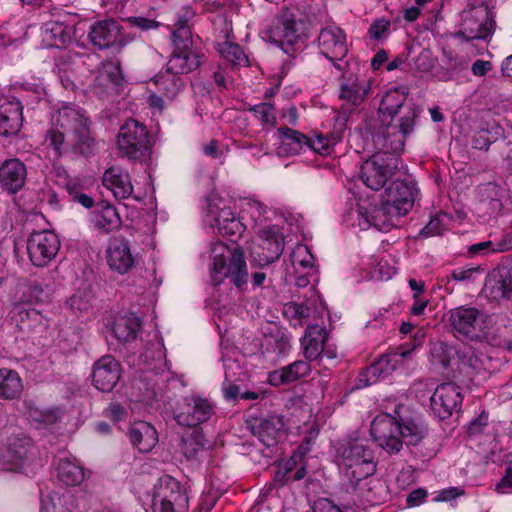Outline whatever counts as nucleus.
Returning a JSON list of instances; mask_svg holds the SVG:
<instances>
[{"instance_id":"nucleus-1","label":"nucleus","mask_w":512,"mask_h":512,"mask_svg":"<svg viewBox=\"0 0 512 512\" xmlns=\"http://www.w3.org/2000/svg\"><path fill=\"white\" fill-rule=\"evenodd\" d=\"M421 112V107L407 102L403 88L386 92L378 108L379 120L370 129L375 149L403 151L406 138L414 131Z\"/></svg>"},{"instance_id":"nucleus-2","label":"nucleus","mask_w":512,"mask_h":512,"mask_svg":"<svg viewBox=\"0 0 512 512\" xmlns=\"http://www.w3.org/2000/svg\"><path fill=\"white\" fill-rule=\"evenodd\" d=\"M90 125L91 121L84 109L76 104L65 103L52 114L45 142L57 157L69 149L75 154L89 157L96 149Z\"/></svg>"},{"instance_id":"nucleus-3","label":"nucleus","mask_w":512,"mask_h":512,"mask_svg":"<svg viewBox=\"0 0 512 512\" xmlns=\"http://www.w3.org/2000/svg\"><path fill=\"white\" fill-rule=\"evenodd\" d=\"M370 434L388 454H398L403 443L417 445L424 437V428L414 419L398 421L390 414H380L371 422Z\"/></svg>"},{"instance_id":"nucleus-4","label":"nucleus","mask_w":512,"mask_h":512,"mask_svg":"<svg viewBox=\"0 0 512 512\" xmlns=\"http://www.w3.org/2000/svg\"><path fill=\"white\" fill-rule=\"evenodd\" d=\"M210 257L213 261L210 276L214 285H220L224 279L228 278L233 286L244 290L249 274L242 250L239 248L231 250L217 240L210 244Z\"/></svg>"},{"instance_id":"nucleus-5","label":"nucleus","mask_w":512,"mask_h":512,"mask_svg":"<svg viewBox=\"0 0 512 512\" xmlns=\"http://www.w3.org/2000/svg\"><path fill=\"white\" fill-rule=\"evenodd\" d=\"M337 456L345 476L354 486L376 471L373 451L364 440L353 439L342 443L337 449Z\"/></svg>"},{"instance_id":"nucleus-6","label":"nucleus","mask_w":512,"mask_h":512,"mask_svg":"<svg viewBox=\"0 0 512 512\" xmlns=\"http://www.w3.org/2000/svg\"><path fill=\"white\" fill-rule=\"evenodd\" d=\"M378 151L363 162L359 171L360 180L371 190L378 191L385 186L396 173L399 164V154L389 148Z\"/></svg>"},{"instance_id":"nucleus-7","label":"nucleus","mask_w":512,"mask_h":512,"mask_svg":"<svg viewBox=\"0 0 512 512\" xmlns=\"http://www.w3.org/2000/svg\"><path fill=\"white\" fill-rule=\"evenodd\" d=\"M189 497L187 488L170 475L160 477L154 487V512H187Z\"/></svg>"},{"instance_id":"nucleus-8","label":"nucleus","mask_w":512,"mask_h":512,"mask_svg":"<svg viewBox=\"0 0 512 512\" xmlns=\"http://www.w3.org/2000/svg\"><path fill=\"white\" fill-rule=\"evenodd\" d=\"M173 44V51L167 62L170 71H175L179 74H188L205 61L206 56L203 51L194 46L193 39L189 38L186 30H180L177 38H171Z\"/></svg>"},{"instance_id":"nucleus-9","label":"nucleus","mask_w":512,"mask_h":512,"mask_svg":"<svg viewBox=\"0 0 512 512\" xmlns=\"http://www.w3.org/2000/svg\"><path fill=\"white\" fill-rule=\"evenodd\" d=\"M117 147L123 156L130 160H142L149 154V132L146 126L128 119L120 128Z\"/></svg>"},{"instance_id":"nucleus-10","label":"nucleus","mask_w":512,"mask_h":512,"mask_svg":"<svg viewBox=\"0 0 512 512\" xmlns=\"http://www.w3.org/2000/svg\"><path fill=\"white\" fill-rule=\"evenodd\" d=\"M250 256L259 266H267L280 258L284 250V238L277 225L259 228L257 239L250 245Z\"/></svg>"},{"instance_id":"nucleus-11","label":"nucleus","mask_w":512,"mask_h":512,"mask_svg":"<svg viewBox=\"0 0 512 512\" xmlns=\"http://www.w3.org/2000/svg\"><path fill=\"white\" fill-rule=\"evenodd\" d=\"M222 204L223 201L219 198L209 199L204 219L211 227L216 228L220 235L235 243L245 231V226L230 207Z\"/></svg>"},{"instance_id":"nucleus-12","label":"nucleus","mask_w":512,"mask_h":512,"mask_svg":"<svg viewBox=\"0 0 512 512\" xmlns=\"http://www.w3.org/2000/svg\"><path fill=\"white\" fill-rule=\"evenodd\" d=\"M317 43L320 54L323 55L334 68L343 71L344 67L341 62L349 51L345 31L335 23H328L320 29Z\"/></svg>"},{"instance_id":"nucleus-13","label":"nucleus","mask_w":512,"mask_h":512,"mask_svg":"<svg viewBox=\"0 0 512 512\" xmlns=\"http://www.w3.org/2000/svg\"><path fill=\"white\" fill-rule=\"evenodd\" d=\"M215 413L213 404L196 394L183 397L174 409V419L180 426L197 427Z\"/></svg>"},{"instance_id":"nucleus-14","label":"nucleus","mask_w":512,"mask_h":512,"mask_svg":"<svg viewBox=\"0 0 512 512\" xmlns=\"http://www.w3.org/2000/svg\"><path fill=\"white\" fill-rule=\"evenodd\" d=\"M5 458L12 465V469L23 473L33 472V469L42 465L39 451L30 437L12 436L8 439Z\"/></svg>"},{"instance_id":"nucleus-15","label":"nucleus","mask_w":512,"mask_h":512,"mask_svg":"<svg viewBox=\"0 0 512 512\" xmlns=\"http://www.w3.org/2000/svg\"><path fill=\"white\" fill-rule=\"evenodd\" d=\"M412 351V349H397L393 352L381 355L375 363L359 374L357 387H367L376 383L380 379H385L393 371L403 365L404 359L408 358Z\"/></svg>"},{"instance_id":"nucleus-16","label":"nucleus","mask_w":512,"mask_h":512,"mask_svg":"<svg viewBox=\"0 0 512 512\" xmlns=\"http://www.w3.org/2000/svg\"><path fill=\"white\" fill-rule=\"evenodd\" d=\"M60 239L53 231L43 230L32 233L27 241V252L36 267L48 265L58 254Z\"/></svg>"},{"instance_id":"nucleus-17","label":"nucleus","mask_w":512,"mask_h":512,"mask_svg":"<svg viewBox=\"0 0 512 512\" xmlns=\"http://www.w3.org/2000/svg\"><path fill=\"white\" fill-rule=\"evenodd\" d=\"M418 190L413 181L395 180L385 188L381 198L393 213L405 216L413 207Z\"/></svg>"},{"instance_id":"nucleus-18","label":"nucleus","mask_w":512,"mask_h":512,"mask_svg":"<svg viewBox=\"0 0 512 512\" xmlns=\"http://www.w3.org/2000/svg\"><path fill=\"white\" fill-rule=\"evenodd\" d=\"M266 39L289 57H296L302 50L296 22L291 19L276 21L267 31Z\"/></svg>"},{"instance_id":"nucleus-19","label":"nucleus","mask_w":512,"mask_h":512,"mask_svg":"<svg viewBox=\"0 0 512 512\" xmlns=\"http://www.w3.org/2000/svg\"><path fill=\"white\" fill-rule=\"evenodd\" d=\"M88 37L100 50L110 47L123 48L128 43L122 26L114 19L99 20L92 24Z\"/></svg>"},{"instance_id":"nucleus-20","label":"nucleus","mask_w":512,"mask_h":512,"mask_svg":"<svg viewBox=\"0 0 512 512\" xmlns=\"http://www.w3.org/2000/svg\"><path fill=\"white\" fill-rule=\"evenodd\" d=\"M390 208L382 198L380 206H359L356 211L358 225L362 230L374 227L380 231H389L395 225V221L400 218Z\"/></svg>"},{"instance_id":"nucleus-21","label":"nucleus","mask_w":512,"mask_h":512,"mask_svg":"<svg viewBox=\"0 0 512 512\" xmlns=\"http://www.w3.org/2000/svg\"><path fill=\"white\" fill-rule=\"evenodd\" d=\"M122 82L120 64L111 60L103 61L97 68L93 90L100 97L118 94Z\"/></svg>"},{"instance_id":"nucleus-22","label":"nucleus","mask_w":512,"mask_h":512,"mask_svg":"<svg viewBox=\"0 0 512 512\" xmlns=\"http://www.w3.org/2000/svg\"><path fill=\"white\" fill-rule=\"evenodd\" d=\"M23 105L14 97H0V135L16 136L23 126Z\"/></svg>"},{"instance_id":"nucleus-23","label":"nucleus","mask_w":512,"mask_h":512,"mask_svg":"<svg viewBox=\"0 0 512 512\" xmlns=\"http://www.w3.org/2000/svg\"><path fill=\"white\" fill-rule=\"evenodd\" d=\"M371 92L370 80L358 76H343L339 86V98L343 106L353 110L362 105Z\"/></svg>"},{"instance_id":"nucleus-24","label":"nucleus","mask_w":512,"mask_h":512,"mask_svg":"<svg viewBox=\"0 0 512 512\" xmlns=\"http://www.w3.org/2000/svg\"><path fill=\"white\" fill-rule=\"evenodd\" d=\"M121 367L111 355H105L94 363L92 382L102 392H110L120 379Z\"/></svg>"},{"instance_id":"nucleus-25","label":"nucleus","mask_w":512,"mask_h":512,"mask_svg":"<svg viewBox=\"0 0 512 512\" xmlns=\"http://www.w3.org/2000/svg\"><path fill=\"white\" fill-rule=\"evenodd\" d=\"M495 29V21L492 13L485 12L483 18L472 13H466L461 22V28L454 34L456 38H462L466 41L475 39H485L490 36Z\"/></svg>"},{"instance_id":"nucleus-26","label":"nucleus","mask_w":512,"mask_h":512,"mask_svg":"<svg viewBox=\"0 0 512 512\" xmlns=\"http://www.w3.org/2000/svg\"><path fill=\"white\" fill-rule=\"evenodd\" d=\"M27 169L18 158L5 160L0 166V186L9 193H17L26 182Z\"/></svg>"},{"instance_id":"nucleus-27","label":"nucleus","mask_w":512,"mask_h":512,"mask_svg":"<svg viewBox=\"0 0 512 512\" xmlns=\"http://www.w3.org/2000/svg\"><path fill=\"white\" fill-rule=\"evenodd\" d=\"M135 261L127 240L115 238L109 243L107 263L113 271L119 274L128 273L134 267Z\"/></svg>"},{"instance_id":"nucleus-28","label":"nucleus","mask_w":512,"mask_h":512,"mask_svg":"<svg viewBox=\"0 0 512 512\" xmlns=\"http://www.w3.org/2000/svg\"><path fill=\"white\" fill-rule=\"evenodd\" d=\"M103 185L118 200L127 199L133 193L130 174L120 166H111L104 172Z\"/></svg>"},{"instance_id":"nucleus-29","label":"nucleus","mask_w":512,"mask_h":512,"mask_svg":"<svg viewBox=\"0 0 512 512\" xmlns=\"http://www.w3.org/2000/svg\"><path fill=\"white\" fill-rule=\"evenodd\" d=\"M281 416L272 415L252 425V434L267 448L274 447L283 433Z\"/></svg>"},{"instance_id":"nucleus-30","label":"nucleus","mask_w":512,"mask_h":512,"mask_svg":"<svg viewBox=\"0 0 512 512\" xmlns=\"http://www.w3.org/2000/svg\"><path fill=\"white\" fill-rule=\"evenodd\" d=\"M91 223L96 230L102 233H110L121 227L122 220L112 204L100 201L92 212Z\"/></svg>"},{"instance_id":"nucleus-31","label":"nucleus","mask_w":512,"mask_h":512,"mask_svg":"<svg viewBox=\"0 0 512 512\" xmlns=\"http://www.w3.org/2000/svg\"><path fill=\"white\" fill-rule=\"evenodd\" d=\"M132 444L141 453L150 452L158 443L156 429L146 421L134 422L129 430Z\"/></svg>"},{"instance_id":"nucleus-32","label":"nucleus","mask_w":512,"mask_h":512,"mask_svg":"<svg viewBox=\"0 0 512 512\" xmlns=\"http://www.w3.org/2000/svg\"><path fill=\"white\" fill-rule=\"evenodd\" d=\"M503 189L496 183L488 182L478 186L477 195L483 210L489 216H498L503 209Z\"/></svg>"},{"instance_id":"nucleus-33","label":"nucleus","mask_w":512,"mask_h":512,"mask_svg":"<svg viewBox=\"0 0 512 512\" xmlns=\"http://www.w3.org/2000/svg\"><path fill=\"white\" fill-rule=\"evenodd\" d=\"M486 289L495 300L512 298V265L502 266L494 272L486 283Z\"/></svg>"},{"instance_id":"nucleus-34","label":"nucleus","mask_w":512,"mask_h":512,"mask_svg":"<svg viewBox=\"0 0 512 512\" xmlns=\"http://www.w3.org/2000/svg\"><path fill=\"white\" fill-rule=\"evenodd\" d=\"M11 319L21 331H30L42 325L43 316L31 304L19 301L11 310Z\"/></svg>"},{"instance_id":"nucleus-35","label":"nucleus","mask_w":512,"mask_h":512,"mask_svg":"<svg viewBox=\"0 0 512 512\" xmlns=\"http://www.w3.org/2000/svg\"><path fill=\"white\" fill-rule=\"evenodd\" d=\"M327 340V334L324 328L314 325L309 326L301 339V347L306 360H317L322 352L323 345Z\"/></svg>"},{"instance_id":"nucleus-36","label":"nucleus","mask_w":512,"mask_h":512,"mask_svg":"<svg viewBox=\"0 0 512 512\" xmlns=\"http://www.w3.org/2000/svg\"><path fill=\"white\" fill-rule=\"evenodd\" d=\"M277 132L279 154L297 155L307 148L308 137L303 133L289 127H280Z\"/></svg>"},{"instance_id":"nucleus-37","label":"nucleus","mask_w":512,"mask_h":512,"mask_svg":"<svg viewBox=\"0 0 512 512\" xmlns=\"http://www.w3.org/2000/svg\"><path fill=\"white\" fill-rule=\"evenodd\" d=\"M479 311L471 307H459L450 313V324L454 330L467 337L475 335Z\"/></svg>"},{"instance_id":"nucleus-38","label":"nucleus","mask_w":512,"mask_h":512,"mask_svg":"<svg viewBox=\"0 0 512 512\" xmlns=\"http://www.w3.org/2000/svg\"><path fill=\"white\" fill-rule=\"evenodd\" d=\"M308 360H296L295 362L269 373V382L273 386H279L294 382L309 374L311 367Z\"/></svg>"},{"instance_id":"nucleus-39","label":"nucleus","mask_w":512,"mask_h":512,"mask_svg":"<svg viewBox=\"0 0 512 512\" xmlns=\"http://www.w3.org/2000/svg\"><path fill=\"white\" fill-rule=\"evenodd\" d=\"M41 512H78L70 491H52L41 500Z\"/></svg>"},{"instance_id":"nucleus-40","label":"nucleus","mask_w":512,"mask_h":512,"mask_svg":"<svg viewBox=\"0 0 512 512\" xmlns=\"http://www.w3.org/2000/svg\"><path fill=\"white\" fill-rule=\"evenodd\" d=\"M73 36V28L61 22H49L43 28V40L50 47H65L72 42Z\"/></svg>"},{"instance_id":"nucleus-41","label":"nucleus","mask_w":512,"mask_h":512,"mask_svg":"<svg viewBox=\"0 0 512 512\" xmlns=\"http://www.w3.org/2000/svg\"><path fill=\"white\" fill-rule=\"evenodd\" d=\"M181 74L170 71L166 65L165 71H161L154 78V84L157 90L168 99H174L184 86V82L180 77Z\"/></svg>"},{"instance_id":"nucleus-42","label":"nucleus","mask_w":512,"mask_h":512,"mask_svg":"<svg viewBox=\"0 0 512 512\" xmlns=\"http://www.w3.org/2000/svg\"><path fill=\"white\" fill-rule=\"evenodd\" d=\"M180 451L188 460H198L206 447L201 429L185 433L180 442Z\"/></svg>"},{"instance_id":"nucleus-43","label":"nucleus","mask_w":512,"mask_h":512,"mask_svg":"<svg viewBox=\"0 0 512 512\" xmlns=\"http://www.w3.org/2000/svg\"><path fill=\"white\" fill-rule=\"evenodd\" d=\"M57 478L67 486H77L85 478L83 467L69 459H60L57 463Z\"/></svg>"},{"instance_id":"nucleus-44","label":"nucleus","mask_w":512,"mask_h":512,"mask_svg":"<svg viewBox=\"0 0 512 512\" xmlns=\"http://www.w3.org/2000/svg\"><path fill=\"white\" fill-rule=\"evenodd\" d=\"M139 328L140 321L136 316H120L115 319L112 332L120 342H129L136 338Z\"/></svg>"},{"instance_id":"nucleus-45","label":"nucleus","mask_w":512,"mask_h":512,"mask_svg":"<svg viewBox=\"0 0 512 512\" xmlns=\"http://www.w3.org/2000/svg\"><path fill=\"white\" fill-rule=\"evenodd\" d=\"M22 389V380L16 371L0 369V398H16Z\"/></svg>"},{"instance_id":"nucleus-46","label":"nucleus","mask_w":512,"mask_h":512,"mask_svg":"<svg viewBox=\"0 0 512 512\" xmlns=\"http://www.w3.org/2000/svg\"><path fill=\"white\" fill-rule=\"evenodd\" d=\"M242 213L249 216L255 226L263 228V224L270 219L272 210L258 200L248 199L243 206Z\"/></svg>"},{"instance_id":"nucleus-47","label":"nucleus","mask_w":512,"mask_h":512,"mask_svg":"<svg viewBox=\"0 0 512 512\" xmlns=\"http://www.w3.org/2000/svg\"><path fill=\"white\" fill-rule=\"evenodd\" d=\"M221 56L234 66L246 67L249 65V58L243 49L236 43L224 41L217 46Z\"/></svg>"},{"instance_id":"nucleus-48","label":"nucleus","mask_w":512,"mask_h":512,"mask_svg":"<svg viewBox=\"0 0 512 512\" xmlns=\"http://www.w3.org/2000/svg\"><path fill=\"white\" fill-rule=\"evenodd\" d=\"M447 398L448 386L446 383L438 385L430 397L431 412L439 421H445L448 416Z\"/></svg>"},{"instance_id":"nucleus-49","label":"nucleus","mask_w":512,"mask_h":512,"mask_svg":"<svg viewBox=\"0 0 512 512\" xmlns=\"http://www.w3.org/2000/svg\"><path fill=\"white\" fill-rule=\"evenodd\" d=\"M342 133L332 132L329 135H316L315 138H308L307 148L312 149L313 151L327 155L330 153V150L333 146H335L339 141H341Z\"/></svg>"},{"instance_id":"nucleus-50","label":"nucleus","mask_w":512,"mask_h":512,"mask_svg":"<svg viewBox=\"0 0 512 512\" xmlns=\"http://www.w3.org/2000/svg\"><path fill=\"white\" fill-rule=\"evenodd\" d=\"M196 11L190 5H184L176 13L175 29L172 31L171 38H177L180 30H186L189 38H192L191 25Z\"/></svg>"},{"instance_id":"nucleus-51","label":"nucleus","mask_w":512,"mask_h":512,"mask_svg":"<svg viewBox=\"0 0 512 512\" xmlns=\"http://www.w3.org/2000/svg\"><path fill=\"white\" fill-rule=\"evenodd\" d=\"M429 361L435 369L448 367V346L443 341H432L429 350Z\"/></svg>"},{"instance_id":"nucleus-52","label":"nucleus","mask_w":512,"mask_h":512,"mask_svg":"<svg viewBox=\"0 0 512 512\" xmlns=\"http://www.w3.org/2000/svg\"><path fill=\"white\" fill-rule=\"evenodd\" d=\"M92 294L86 289H79L67 301V306L74 314L87 312L92 306Z\"/></svg>"},{"instance_id":"nucleus-53","label":"nucleus","mask_w":512,"mask_h":512,"mask_svg":"<svg viewBox=\"0 0 512 512\" xmlns=\"http://www.w3.org/2000/svg\"><path fill=\"white\" fill-rule=\"evenodd\" d=\"M50 292L51 289L47 285L43 286L38 282H33L23 293L21 300L31 305L33 303L45 302L49 299Z\"/></svg>"},{"instance_id":"nucleus-54","label":"nucleus","mask_w":512,"mask_h":512,"mask_svg":"<svg viewBox=\"0 0 512 512\" xmlns=\"http://www.w3.org/2000/svg\"><path fill=\"white\" fill-rule=\"evenodd\" d=\"M248 110L253 113L254 117L261 121L263 125L274 126L276 124V112L273 104L262 102L249 107Z\"/></svg>"},{"instance_id":"nucleus-55","label":"nucleus","mask_w":512,"mask_h":512,"mask_svg":"<svg viewBox=\"0 0 512 512\" xmlns=\"http://www.w3.org/2000/svg\"><path fill=\"white\" fill-rule=\"evenodd\" d=\"M291 261L294 267L303 269L312 268L314 265V257L306 245H297L292 254Z\"/></svg>"},{"instance_id":"nucleus-56","label":"nucleus","mask_w":512,"mask_h":512,"mask_svg":"<svg viewBox=\"0 0 512 512\" xmlns=\"http://www.w3.org/2000/svg\"><path fill=\"white\" fill-rule=\"evenodd\" d=\"M457 361L458 367L461 372L468 373V370L475 367L477 362V358L473 355V352L470 347H464V349H458L455 351V357L453 359Z\"/></svg>"},{"instance_id":"nucleus-57","label":"nucleus","mask_w":512,"mask_h":512,"mask_svg":"<svg viewBox=\"0 0 512 512\" xmlns=\"http://www.w3.org/2000/svg\"><path fill=\"white\" fill-rule=\"evenodd\" d=\"M468 64L469 59L464 58L450 63V80L458 81L459 83L468 82L470 80L468 76Z\"/></svg>"},{"instance_id":"nucleus-58","label":"nucleus","mask_w":512,"mask_h":512,"mask_svg":"<svg viewBox=\"0 0 512 512\" xmlns=\"http://www.w3.org/2000/svg\"><path fill=\"white\" fill-rule=\"evenodd\" d=\"M283 313L289 319L302 320L310 316V308L302 303L290 302L284 306Z\"/></svg>"},{"instance_id":"nucleus-59","label":"nucleus","mask_w":512,"mask_h":512,"mask_svg":"<svg viewBox=\"0 0 512 512\" xmlns=\"http://www.w3.org/2000/svg\"><path fill=\"white\" fill-rule=\"evenodd\" d=\"M390 21L384 18L375 20L369 27V35L373 40H380L389 33Z\"/></svg>"},{"instance_id":"nucleus-60","label":"nucleus","mask_w":512,"mask_h":512,"mask_svg":"<svg viewBox=\"0 0 512 512\" xmlns=\"http://www.w3.org/2000/svg\"><path fill=\"white\" fill-rule=\"evenodd\" d=\"M411 65L418 71H429L433 67V59L430 50L422 49L419 54L412 59Z\"/></svg>"},{"instance_id":"nucleus-61","label":"nucleus","mask_w":512,"mask_h":512,"mask_svg":"<svg viewBox=\"0 0 512 512\" xmlns=\"http://www.w3.org/2000/svg\"><path fill=\"white\" fill-rule=\"evenodd\" d=\"M480 267L458 268L452 272V278L455 281L472 282L475 275L480 273Z\"/></svg>"},{"instance_id":"nucleus-62","label":"nucleus","mask_w":512,"mask_h":512,"mask_svg":"<svg viewBox=\"0 0 512 512\" xmlns=\"http://www.w3.org/2000/svg\"><path fill=\"white\" fill-rule=\"evenodd\" d=\"M62 174L65 176V178H64V180H65L64 187L67 190V192L69 193V195L72 198H74L78 193H80L82 191V186L80 184V181L77 178H70L67 175L65 170L58 169L57 170V175L59 177H61Z\"/></svg>"},{"instance_id":"nucleus-63","label":"nucleus","mask_w":512,"mask_h":512,"mask_svg":"<svg viewBox=\"0 0 512 512\" xmlns=\"http://www.w3.org/2000/svg\"><path fill=\"white\" fill-rule=\"evenodd\" d=\"M488 424V414L482 412L476 419L470 422L467 427L469 436H474L483 432Z\"/></svg>"},{"instance_id":"nucleus-64","label":"nucleus","mask_w":512,"mask_h":512,"mask_svg":"<svg viewBox=\"0 0 512 512\" xmlns=\"http://www.w3.org/2000/svg\"><path fill=\"white\" fill-rule=\"evenodd\" d=\"M512 490V467H507L503 477L495 486V491L501 494Z\"/></svg>"}]
</instances>
